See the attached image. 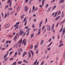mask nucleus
I'll return each mask as SVG.
<instances>
[{
	"label": "nucleus",
	"instance_id": "25",
	"mask_svg": "<svg viewBox=\"0 0 65 65\" xmlns=\"http://www.w3.org/2000/svg\"><path fill=\"white\" fill-rule=\"evenodd\" d=\"M34 35V34H31V38H32V37H33Z\"/></svg>",
	"mask_w": 65,
	"mask_h": 65
},
{
	"label": "nucleus",
	"instance_id": "32",
	"mask_svg": "<svg viewBox=\"0 0 65 65\" xmlns=\"http://www.w3.org/2000/svg\"><path fill=\"white\" fill-rule=\"evenodd\" d=\"M64 22H65V20H64L63 21H61V24H63L64 23Z\"/></svg>",
	"mask_w": 65,
	"mask_h": 65
},
{
	"label": "nucleus",
	"instance_id": "40",
	"mask_svg": "<svg viewBox=\"0 0 65 65\" xmlns=\"http://www.w3.org/2000/svg\"><path fill=\"white\" fill-rule=\"evenodd\" d=\"M35 8V7H34V6H33V7H32V11H34V10Z\"/></svg>",
	"mask_w": 65,
	"mask_h": 65
},
{
	"label": "nucleus",
	"instance_id": "24",
	"mask_svg": "<svg viewBox=\"0 0 65 65\" xmlns=\"http://www.w3.org/2000/svg\"><path fill=\"white\" fill-rule=\"evenodd\" d=\"M30 52H31V53L32 56H33L34 53H33V51H32V50H30Z\"/></svg>",
	"mask_w": 65,
	"mask_h": 65
},
{
	"label": "nucleus",
	"instance_id": "22",
	"mask_svg": "<svg viewBox=\"0 0 65 65\" xmlns=\"http://www.w3.org/2000/svg\"><path fill=\"white\" fill-rule=\"evenodd\" d=\"M42 22H41L39 24V26H40V27H41V25H42Z\"/></svg>",
	"mask_w": 65,
	"mask_h": 65
},
{
	"label": "nucleus",
	"instance_id": "6",
	"mask_svg": "<svg viewBox=\"0 0 65 65\" xmlns=\"http://www.w3.org/2000/svg\"><path fill=\"white\" fill-rule=\"evenodd\" d=\"M23 33H24V31H23V30H22V29H20V35H22Z\"/></svg>",
	"mask_w": 65,
	"mask_h": 65
},
{
	"label": "nucleus",
	"instance_id": "7",
	"mask_svg": "<svg viewBox=\"0 0 65 65\" xmlns=\"http://www.w3.org/2000/svg\"><path fill=\"white\" fill-rule=\"evenodd\" d=\"M28 11V8L26 6H25V7L24 11L25 12H27Z\"/></svg>",
	"mask_w": 65,
	"mask_h": 65
},
{
	"label": "nucleus",
	"instance_id": "49",
	"mask_svg": "<svg viewBox=\"0 0 65 65\" xmlns=\"http://www.w3.org/2000/svg\"><path fill=\"white\" fill-rule=\"evenodd\" d=\"M57 13H58V12H57L55 14V15L54 16V17H55L56 16V15L57 14Z\"/></svg>",
	"mask_w": 65,
	"mask_h": 65
},
{
	"label": "nucleus",
	"instance_id": "53",
	"mask_svg": "<svg viewBox=\"0 0 65 65\" xmlns=\"http://www.w3.org/2000/svg\"><path fill=\"white\" fill-rule=\"evenodd\" d=\"M11 50H12V48H10L9 50V52H10V51H11Z\"/></svg>",
	"mask_w": 65,
	"mask_h": 65
},
{
	"label": "nucleus",
	"instance_id": "30",
	"mask_svg": "<svg viewBox=\"0 0 65 65\" xmlns=\"http://www.w3.org/2000/svg\"><path fill=\"white\" fill-rule=\"evenodd\" d=\"M22 61H19L18 62V64H22Z\"/></svg>",
	"mask_w": 65,
	"mask_h": 65
},
{
	"label": "nucleus",
	"instance_id": "20",
	"mask_svg": "<svg viewBox=\"0 0 65 65\" xmlns=\"http://www.w3.org/2000/svg\"><path fill=\"white\" fill-rule=\"evenodd\" d=\"M43 42H44V40H42L40 43V45H42V43H43Z\"/></svg>",
	"mask_w": 65,
	"mask_h": 65
},
{
	"label": "nucleus",
	"instance_id": "26",
	"mask_svg": "<svg viewBox=\"0 0 65 65\" xmlns=\"http://www.w3.org/2000/svg\"><path fill=\"white\" fill-rule=\"evenodd\" d=\"M37 46L36 45L35 46V47H34V49L35 50H36V48H37Z\"/></svg>",
	"mask_w": 65,
	"mask_h": 65
},
{
	"label": "nucleus",
	"instance_id": "50",
	"mask_svg": "<svg viewBox=\"0 0 65 65\" xmlns=\"http://www.w3.org/2000/svg\"><path fill=\"white\" fill-rule=\"evenodd\" d=\"M27 21H25L24 23V25H25V26H26V24H27Z\"/></svg>",
	"mask_w": 65,
	"mask_h": 65
},
{
	"label": "nucleus",
	"instance_id": "45",
	"mask_svg": "<svg viewBox=\"0 0 65 65\" xmlns=\"http://www.w3.org/2000/svg\"><path fill=\"white\" fill-rule=\"evenodd\" d=\"M45 28V26H43V27L42 28V30H43Z\"/></svg>",
	"mask_w": 65,
	"mask_h": 65
},
{
	"label": "nucleus",
	"instance_id": "9",
	"mask_svg": "<svg viewBox=\"0 0 65 65\" xmlns=\"http://www.w3.org/2000/svg\"><path fill=\"white\" fill-rule=\"evenodd\" d=\"M27 52H24L22 55L23 57H24L25 55H27Z\"/></svg>",
	"mask_w": 65,
	"mask_h": 65
},
{
	"label": "nucleus",
	"instance_id": "54",
	"mask_svg": "<svg viewBox=\"0 0 65 65\" xmlns=\"http://www.w3.org/2000/svg\"><path fill=\"white\" fill-rule=\"evenodd\" d=\"M13 60V58H10V61H11L12 60Z\"/></svg>",
	"mask_w": 65,
	"mask_h": 65
},
{
	"label": "nucleus",
	"instance_id": "57",
	"mask_svg": "<svg viewBox=\"0 0 65 65\" xmlns=\"http://www.w3.org/2000/svg\"><path fill=\"white\" fill-rule=\"evenodd\" d=\"M19 24H20V22H17V23H16V25H18Z\"/></svg>",
	"mask_w": 65,
	"mask_h": 65
},
{
	"label": "nucleus",
	"instance_id": "55",
	"mask_svg": "<svg viewBox=\"0 0 65 65\" xmlns=\"http://www.w3.org/2000/svg\"><path fill=\"white\" fill-rule=\"evenodd\" d=\"M18 10H20V6H19L18 7Z\"/></svg>",
	"mask_w": 65,
	"mask_h": 65
},
{
	"label": "nucleus",
	"instance_id": "15",
	"mask_svg": "<svg viewBox=\"0 0 65 65\" xmlns=\"http://www.w3.org/2000/svg\"><path fill=\"white\" fill-rule=\"evenodd\" d=\"M9 7V5H6L5 6V9H7V8H8V7Z\"/></svg>",
	"mask_w": 65,
	"mask_h": 65
},
{
	"label": "nucleus",
	"instance_id": "17",
	"mask_svg": "<svg viewBox=\"0 0 65 65\" xmlns=\"http://www.w3.org/2000/svg\"><path fill=\"white\" fill-rule=\"evenodd\" d=\"M37 59H36L35 61L34 62V63L33 64V65H35L36 64V63L37 62Z\"/></svg>",
	"mask_w": 65,
	"mask_h": 65
},
{
	"label": "nucleus",
	"instance_id": "31",
	"mask_svg": "<svg viewBox=\"0 0 65 65\" xmlns=\"http://www.w3.org/2000/svg\"><path fill=\"white\" fill-rule=\"evenodd\" d=\"M63 27H62L61 28V29L59 31L60 32H61L62 31V30H63Z\"/></svg>",
	"mask_w": 65,
	"mask_h": 65
},
{
	"label": "nucleus",
	"instance_id": "56",
	"mask_svg": "<svg viewBox=\"0 0 65 65\" xmlns=\"http://www.w3.org/2000/svg\"><path fill=\"white\" fill-rule=\"evenodd\" d=\"M51 40H52V38H50L48 40V42H50V41H51Z\"/></svg>",
	"mask_w": 65,
	"mask_h": 65
},
{
	"label": "nucleus",
	"instance_id": "47",
	"mask_svg": "<svg viewBox=\"0 0 65 65\" xmlns=\"http://www.w3.org/2000/svg\"><path fill=\"white\" fill-rule=\"evenodd\" d=\"M61 14V12H60V11H59L58 12V15H59L60 14Z\"/></svg>",
	"mask_w": 65,
	"mask_h": 65
},
{
	"label": "nucleus",
	"instance_id": "13",
	"mask_svg": "<svg viewBox=\"0 0 65 65\" xmlns=\"http://www.w3.org/2000/svg\"><path fill=\"white\" fill-rule=\"evenodd\" d=\"M23 61L24 62V63H29L26 60H23Z\"/></svg>",
	"mask_w": 65,
	"mask_h": 65
},
{
	"label": "nucleus",
	"instance_id": "51",
	"mask_svg": "<svg viewBox=\"0 0 65 65\" xmlns=\"http://www.w3.org/2000/svg\"><path fill=\"white\" fill-rule=\"evenodd\" d=\"M47 22V18H46L45 21V23H46Z\"/></svg>",
	"mask_w": 65,
	"mask_h": 65
},
{
	"label": "nucleus",
	"instance_id": "48",
	"mask_svg": "<svg viewBox=\"0 0 65 65\" xmlns=\"http://www.w3.org/2000/svg\"><path fill=\"white\" fill-rule=\"evenodd\" d=\"M29 1L28 0H25V1L26 3H28V2Z\"/></svg>",
	"mask_w": 65,
	"mask_h": 65
},
{
	"label": "nucleus",
	"instance_id": "23",
	"mask_svg": "<svg viewBox=\"0 0 65 65\" xmlns=\"http://www.w3.org/2000/svg\"><path fill=\"white\" fill-rule=\"evenodd\" d=\"M13 13H14V11H13L12 12H10V15H12V14Z\"/></svg>",
	"mask_w": 65,
	"mask_h": 65
},
{
	"label": "nucleus",
	"instance_id": "18",
	"mask_svg": "<svg viewBox=\"0 0 65 65\" xmlns=\"http://www.w3.org/2000/svg\"><path fill=\"white\" fill-rule=\"evenodd\" d=\"M64 46V44H60V45L58 47H61V46Z\"/></svg>",
	"mask_w": 65,
	"mask_h": 65
},
{
	"label": "nucleus",
	"instance_id": "52",
	"mask_svg": "<svg viewBox=\"0 0 65 65\" xmlns=\"http://www.w3.org/2000/svg\"><path fill=\"white\" fill-rule=\"evenodd\" d=\"M61 2L62 3H64V0H61Z\"/></svg>",
	"mask_w": 65,
	"mask_h": 65
},
{
	"label": "nucleus",
	"instance_id": "41",
	"mask_svg": "<svg viewBox=\"0 0 65 65\" xmlns=\"http://www.w3.org/2000/svg\"><path fill=\"white\" fill-rule=\"evenodd\" d=\"M17 55V52H16L15 53V54L14 55V56L16 57V55Z\"/></svg>",
	"mask_w": 65,
	"mask_h": 65
},
{
	"label": "nucleus",
	"instance_id": "64",
	"mask_svg": "<svg viewBox=\"0 0 65 65\" xmlns=\"http://www.w3.org/2000/svg\"><path fill=\"white\" fill-rule=\"evenodd\" d=\"M51 7H50L48 9V10H51Z\"/></svg>",
	"mask_w": 65,
	"mask_h": 65
},
{
	"label": "nucleus",
	"instance_id": "8",
	"mask_svg": "<svg viewBox=\"0 0 65 65\" xmlns=\"http://www.w3.org/2000/svg\"><path fill=\"white\" fill-rule=\"evenodd\" d=\"M28 55L29 58H31V53H30V52H28Z\"/></svg>",
	"mask_w": 65,
	"mask_h": 65
},
{
	"label": "nucleus",
	"instance_id": "42",
	"mask_svg": "<svg viewBox=\"0 0 65 65\" xmlns=\"http://www.w3.org/2000/svg\"><path fill=\"white\" fill-rule=\"evenodd\" d=\"M16 63H17V62H14L13 63V65H15V64H16Z\"/></svg>",
	"mask_w": 65,
	"mask_h": 65
},
{
	"label": "nucleus",
	"instance_id": "11",
	"mask_svg": "<svg viewBox=\"0 0 65 65\" xmlns=\"http://www.w3.org/2000/svg\"><path fill=\"white\" fill-rule=\"evenodd\" d=\"M11 42V41H7L6 42V44H7L8 43H10Z\"/></svg>",
	"mask_w": 65,
	"mask_h": 65
},
{
	"label": "nucleus",
	"instance_id": "59",
	"mask_svg": "<svg viewBox=\"0 0 65 65\" xmlns=\"http://www.w3.org/2000/svg\"><path fill=\"white\" fill-rule=\"evenodd\" d=\"M48 4H47L46 6V8L47 7H48Z\"/></svg>",
	"mask_w": 65,
	"mask_h": 65
},
{
	"label": "nucleus",
	"instance_id": "39",
	"mask_svg": "<svg viewBox=\"0 0 65 65\" xmlns=\"http://www.w3.org/2000/svg\"><path fill=\"white\" fill-rule=\"evenodd\" d=\"M51 47L48 48H47V51H50V50H51Z\"/></svg>",
	"mask_w": 65,
	"mask_h": 65
},
{
	"label": "nucleus",
	"instance_id": "2",
	"mask_svg": "<svg viewBox=\"0 0 65 65\" xmlns=\"http://www.w3.org/2000/svg\"><path fill=\"white\" fill-rule=\"evenodd\" d=\"M45 2V0H42V6L41 5H40V7L42 8V6L43 5H44V2Z\"/></svg>",
	"mask_w": 65,
	"mask_h": 65
},
{
	"label": "nucleus",
	"instance_id": "38",
	"mask_svg": "<svg viewBox=\"0 0 65 65\" xmlns=\"http://www.w3.org/2000/svg\"><path fill=\"white\" fill-rule=\"evenodd\" d=\"M26 18H27L26 17H25V18H24V20H23V22H25V21H26Z\"/></svg>",
	"mask_w": 65,
	"mask_h": 65
},
{
	"label": "nucleus",
	"instance_id": "21",
	"mask_svg": "<svg viewBox=\"0 0 65 65\" xmlns=\"http://www.w3.org/2000/svg\"><path fill=\"white\" fill-rule=\"evenodd\" d=\"M24 16H25V15H23L21 17V19H23L24 18Z\"/></svg>",
	"mask_w": 65,
	"mask_h": 65
},
{
	"label": "nucleus",
	"instance_id": "60",
	"mask_svg": "<svg viewBox=\"0 0 65 65\" xmlns=\"http://www.w3.org/2000/svg\"><path fill=\"white\" fill-rule=\"evenodd\" d=\"M25 28V29H28V28H29V27H28L26 26Z\"/></svg>",
	"mask_w": 65,
	"mask_h": 65
},
{
	"label": "nucleus",
	"instance_id": "3",
	"mask_svg": "<svg viewBox=\"0 0 65 65\" xmlns=\"http://www.w3.org/2000/svg\"><path fill=\"white\" fill-rule=\"evenodd\" d=\"M25 39H24L22 41V43H23L24 46H25L26 44L27 43V41L26 40H25Z\"/></svg>",
	"mask_w": 65,
	"mask_h": 65
},
{
	"label": "nucleus",
	"instance_id": "28",
	"mask_svg": "<svg viewBox=\"0 0 65 65\" xmlns=\"http://www.w3.org/2000/svg\"><path fill=\"white\" fill-rule=\"evenodd\" d=\"M56 6H54L52 8V10H54V9L56 8Z\"/></svg>",
	"mask_w": 65,
	"mask_h": 65
},
{
	"label": "nucleus",
	"instance_id": "43",
	"mask_svg": "<svg viewBox=\"0 0 65 65\" xmlns=\"http://www.w3.org/2000/svg\"><path fill=\"white\" fill-rule=\"evenodd\" d=\"M38 53V49H37L36 50V53L37 54V53Z\"/></svg>",
	"mask_w": 65,
	"mask_h": 65
},
{
	"label": "nucleus",
	"instance_id": "35",
	"mask_svg": "<svg viewBox=\"0 0 65 65\" xmlns=\"http://www.w3.org/2000/svg\"><path fill=\"white\" fill-rule=\"evenodd\" d=\"M12 2L10 1V4H9V6L10 7H11V5L12 3Z\"/></svg>",
	"mask_w": 65,
	"mask_h": 65
},
{
	"label": "nucleus",
	"instance_id": "33",
	"mask_svg": "<svg viewBox=\"0 0 65 65\" xmlns=\"http://www.w3.org/2000/svg\"><path fill=\"white\" fill-rule=\"evenodd\" d=\"M30 46L31 47H30V49H32L33 47V45H31Z\"/></svg>",
	"mask_w": 65,
	"mask_h": 65
},
{
	"label": "nucleus",
	"instance_id": "29",
	"mask_svg": "<svg viewBox=\"0 0 65 65\" xmlns=\"http://www.w3.org/2000/svg\"><path fill=\"white\" fill-rule=\"evenodd\" d=\"M22 39H21L20 40L19 42V43H21L22 42Z\"/></svg>",
	"mask_w": 65,
	"mask_h": 65
},
{
	"label": "nucleus",
	"instance_id": "14",
	"mask_svg": "<svg viewBox=\"0 0 65 65\" xmlns=\"http://www.w3.org/2000/svg\"><path fill=\"white\" fill-rule=\"evenodd\" d=\"M41 30V28H40L39 30V31H38V35H39V34H40V30Z\"/></svg>",
	"mask_w": 65,
	"mask_h": 65
},
{
	"label": "nucleus",
	"instance_id": "58",
	"mask_svg": "<svg viewBox=\"0 0 65 65\" xmlns=\"http://www.w3.org/2000/svg\"><path fill=\"white\" fill-rule=\"evenodd\" d=\"M32 28H34L35 27V26H34V24H32Z\"/></svg>",
	"mask_w": 65,
	"mask_h": 65
},
{
	"label": "nucleus",
	"instance_id": "19",
	"mask_svg": "<svg viewBox=\"0 0 65 65\" xmlns=\"http://www.w3.org/2000/svg\"><path fill=\"white\" fill-rule=\"evenodd\" d=\"M8 10L9 11H10V10H12V8H8Z\"/></svg>",
	"mask_w": 65,
	"mask_h": 65
},
{
	"label": "nucleus",
	"instance_id": "37",
	"mask_svg": "<svg viewBox=\"0 0 65 65\" xmlns=\"http://www.w3.org/2000/svg\"><path fill=\"white\" fill-rule=\"evenodd\" d=\"M26 33L25 32H24L22 36V37H24V36H25V35H26Z\"/></svg>",
	"mask_w": 65,
	"mask_h": 65
},
{
	"label": "nucleus",
	"instance_id": "36",
	"mask_svg": "<svg viewBox=\"0 0 65 65\" xmlns=\"http://www.w3.org/2000/svg\"><path fill=\"white\" fill-rule=\"evenodd\" d=\"M64 16V14L63 13V12H62V17L63 18V17Z\"/></svg>",
	"mask_w": 65,
	"mask_h": 65
},
{
	"label": "nucleus",
	"instance_id": "62",
	"mask_svg": "<svg viewBox=\"0 0 65 65\" xmlns=\"http://www.w3.org/2000/svg\"><path fill=\"white\" fill-rule=\"evenodd\" d=\"M36 21V19H34V22H35Z\"/></svg>",
	"mask_w": 65,
	"mask_h": 65
},
{
	"label": "nucleus",
	"instance_id": "10",
	"mask_svg": "<svg viewBox=\"0 0 65 65\" xmlns=\"http://www.w3.org/2000/svg\"><path fill=\"white\" fill-rule=\"evenodd\" d=\"M60 18V15L58 16V17H57L55 19L56 21H58V19H59Z\"/></svg>",
	"mask_w": 65,
	"mask_h": 65
},
{
	"label": "nucleus",
	"instance_id": "61",
	"mask_svg": "<svg viewBox=\"0 0 65 65\" xmlns=\"http://www.w3.org/2000/svg\"><path fill=\"white\" fill-rule=\"evenodd\" d=\"M7 14H8V15H9V12H8Z\"/></svg>",
	"mask_w": 65,
	"mask_h": 65
},
{
	"label": "nucleus",
	"instance_id": "63",
	"mask_svg": "<svg viewBox=\"0 0 65 65\" xmlns=\"http://www.w3.org/2000/svg\"><path fill=\"white\" fill-rule=\"evenodd\" d=\"M55 13H56V12L53 13L52 14V16H53V15H55Z\"/></svg>",
	"mask_w": 65,
	"mask_h": 65
},
{
	"label": "nucleus",
	"instance_id": "34",
	"mask_svg": "<svg viewBox=\"0 0 65 65\" xmlns=\"http://www.w3.org/2000/svg\"><path fill=\"white\" fill-rule=\"evenodd\" d=\"M7 14H5V15L4 16L5 19L7 17Z\"/></svg>",
	"mask_w": 65,
	"mask_h": 65
},
{
	"label": "nucleus",
	"instance_id": "44",
	"mask_svg": "<svg viewBox=\"0 0 65 65\" xmlns=\"http://www.w3.org/2000/svg\"><path fill=\"white\" fill-rule=\"evenodd\" d=\"M38 10V8H36L34 9V10L35 11H36V10Z\"/></svg>",
	"mask_w": 65,
	"mask_h": 65
},
{
	"label": "nucleus",
	"instance_id": "27",
	"mask_svg": "<svg viewBox=\"0 0 65 65\" xmlns=\"http://www.w3.org/2000/svg\"><path fill=\"white\" fill-rule=\"evenodd\" d=\"M7 56V54H6L5 55L4 57V59H5V58H6V57Z\"/></svg>",
	"mask_w": 65,
	"mask_h": 65
},
{
	"label": "nucleus",
	"instance_id": "4",
	"mask_svg": "<svg viewBox=\"0 0 65 65\" xmlns=\"http://www.w3.org/2000/svg\"><path fill=\"white\" fill-rule=\"evenodd\" d=\"M14 27H16L15 28V30H16L17 29H18V28H19V26L18 25L16 24L14 25Z\"/></svg>",
	"mask_w": 65,
	"mask_h": 65
},
{
	"label": "nucleus",
	"instance_id": "46",
	"mask_svg": "<svg viewBox=\"0 0 65 65\" xmlns=\"http://www.w3.org/2000/svg\"><path fill=\"white\" fill-rule=\"evenodd\" d=\"M8 57L6 58L5 59V61H6L8 59Z\"/></svg>",
	"mask_w": 65,
	"mask_h": 65
},
{
	"label": "nucleus",
	"instance_id": "5",
	"mask_svg": "<svg viewBox=\"0 0 65 65\" xmlns=\"http://www.w3.org/2000/svg\"><path fill=\"white\" fill-rule=\"evenodd\" d=\"M9 26H10V24L9 23H8L6 26H5L4 27L6 29L7 28L9 27Z\"/></svg>",
	"mask_w": 65,
	"mask_h": 65
},
{
	"label": "nucleus",
	"instance_id": "16",
	"mask_svg": "<svg viewBox=\"0 0 65 65\" xmlns=\"http://www.w3.org/2000/svg\"><path fill=\"white\" fill-rule=\"evenodd\" d=\"M17 36H15V37L13 38V39L14 40H17Z\"/></svg>",
	"mask_w": 65,
	"mask_h": 65
},
{
	"label": "nucleus",
	"instance_id": "1",
	"mask_svg": "<svg viewBox=\"0 0 65 65\" xmlns=\"http://www.w3.org/2000/svg\"><path fill=\"white\" fill-rule=\"evenodd\" d=\"M47 30L48 31H50V30H51V26H50V25H47Z\"/></svg>",
	"mask_w": 65,
	"mask_h": 65
},
{
	"label": "nucleus",
	"instance_id": "12",
	"mask_svg": "<svg viewBox=\"0 0 65 65\" xmlns=\"http://www.w3.org/2000/svg\"><path fill=\"white\" fill-rule=\"evenodd\" d=\"M64 33H65V29L63 28L62 31V35H64Z\"/></svg>",
	"mask_w": 65,
	"mask_h": 65
}]
</instances>
